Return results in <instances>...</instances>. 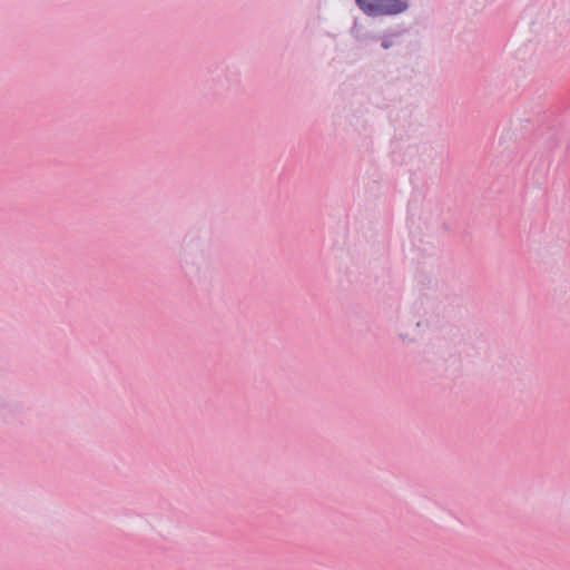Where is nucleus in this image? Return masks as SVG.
I'll return each instance as SVG.
<instances>
[{
	"label": "nucleus",
	"instance_id": "nucleus-2",
	"mask_svg": "<svg viewBox=\"0 0 570 570\" xmlns=\"http://www.w3.org/2000/svg\"><path fill=\"white\" fill-rule=\"evenodd\" d=\"M355 6L367 17H394L410 8L409 0H354Z\"/></svg>",
	"mask_w": 570,
	"mask_h": 570
},
{
	"label": "nucleus",
	"instance_id": "nucleus-1",
	"mask_svg": "<svg viewBox=\"0 0 570 570\" xmlns=\"http://www.w3.org/2000/svg\"><path fill=\"white\" fill-rule=\"evenodd\" d=\"M180 268L193 286H206L208 284L209 266L204 249L196 243H188L184 247Z\"/></svg>",
	"mask_w": 570,
	"mask_h": 570
},
{
	"label": "nucleus",
	"instance_id": "nucleus-4",
	"mask_svg": "<svg viewBox=\"0 0 570 570\" xmlns=\"http://www.w3.org/2000/svg\"><path fill=\"white\" fill-rule=\"evenodd\" d=\"M351 35L358 42H367V41H375V42L379 41L380 42L381 41L380 33H373V32L360 33L358 30H357V22L356 21H354V26L351 29Z\"/></svg>",
	"mask_w": 570,
	"mask_h": 570
},
{
	"label": "nucleus",
	"instance_id": "nucleus-3",
	"mask_svg": "<svg viewBox=\"0 0 570 570\" xmlns=\"http://www.w3.org/2000/svg\"><path fill=\"white\" fill-rule=\"evenodd\" d=\"M407 33L406 28H387L382 33H380V45L382 49L390 50L395 47H400L402 45V39Z\"/></svg>",
	"mask_w": 570,
	"mask_h": 570
}]
</instances>
